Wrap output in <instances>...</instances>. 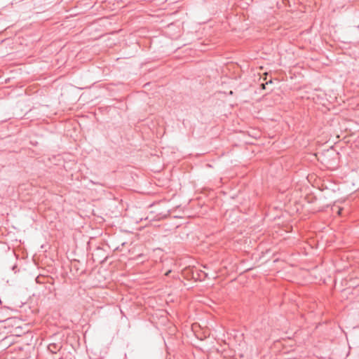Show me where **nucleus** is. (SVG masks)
Wrapping results in <instances>:
<instances>
[{
  "mask_svg": "<svg viewBox=\"0 0 359 359\" xmlns=\"http://www.w3.org/2000/svg\"><path fill=\"white\" fill-rule=\"evenodd\" d=\"M61 348V346L57 344H50L48 346V351L52 353H56Z\"/></svg>",
  "mask_w": 359,
  "mask_h": 359,
  "instance_id": "nucleus-1",
  "label": "nucleus"
},
{
  "mask_svg": "<svg viewBox=\"0 0 359 359\" xmlns=\"http://www.w3.org/2000/svg\"><path fill=\"white\" fill-rule=\"evenodd\" d=\"M338 213H339V215L341 214V210H339Z\"/></svg>",
  "mask_w": 359,
  "mask_h": 359,
  "instance_id": "nucleus-3",
  "label": "nucleus"
},
{
  "mask_svg": "<svg viewBox=\"0 0 359 359\" xmlns=\"http://www.w3.org/2000/svg\"><path fill=\"white\" fill-rule=\"evenodd\" d=\"M170 272H171V271H170V270H169V271H168L165 273V276H168V274H169Z\"/></svg>",
  "mask_w": 359,
  "mask_h": 359,
  "instance_id": "nucleus-2",
  "label": "nucleus"
}]
</instances>
